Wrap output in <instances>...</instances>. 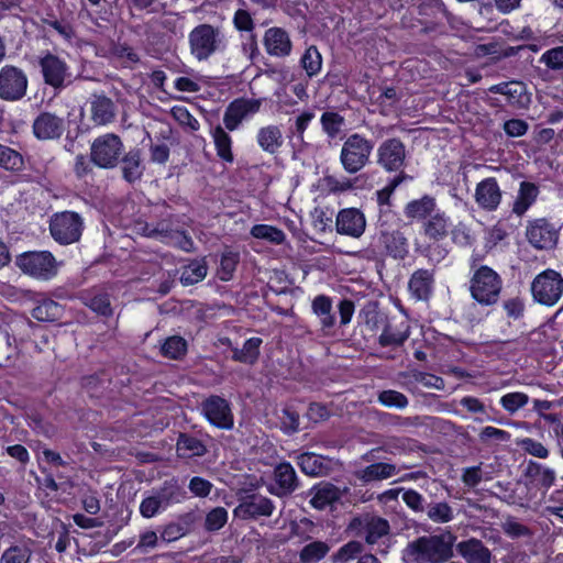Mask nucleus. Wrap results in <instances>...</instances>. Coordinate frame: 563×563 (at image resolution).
I'll list each match as a JSON object with an SVG mask.
<instances>
[{
    "label": "nucleus",
    "instance_id": "a18cd8bd",
    "mask_svg": "<svg viewBox=\"0 0 563 563\" xmlns=\"http://www.w3.org/2000/svg\"><path fill=\"white\" fill-rule=\"evenodd\" d=\"M527 474L537 477L539 485L545 489L550 488L556 478L554 470L532 461L528 464Z\"/></svg>",
    "mask_w": 563,
    "mask_h": 563
},
{
    "label": "nucleus",
    "instance_id": "1a4fd4ad",
    "mask_svg": "<svg viewBox=\"0 0 563 563\" xmlns=\"http://www.w3.org/2000/svg\"><path fill=\"white\" fill-rule=\"evenodd\" d=\"M82 229V218L74 211L55 213L49 221L53 239L63 245L77 242L81 236Z\"/></svg>",
    "mask_w": 563,
    "mask_h": 563
},
{
    "label": "nucleus",
    "instance_id": "0eeeda50",
    "mask_svg": "<svg viewBox=\"0 0 563 563\" xmlns=\"http://www.w3.org/2000/svg\"><path fill=\"white\" fill-rule=\"evenodd\" d=\"M185 492L176 481H166L163 486L153 490L140 505V514L144 518L156 516L173 503H180L185 498Z\"/></svg>",
    "mask_w": 563,
    "mask_h": 563
},
{
    "label": "nucleus",
    "instance_id": "2f4dec72",
    "mask_svg": "<svg viewBox=\"0 0 563 563\" xmlns=\"http://www.w3.org/2000/svg\"><path fill=\"white\" fill-rule=\"evenodd\" d=\"M256 140L260 147L269 154L277 153L284 143L282 130L273 124L261 128Z\"/></svg>",
    "mask_w": 563,
    "mask_h": 563
},
{
    "label": "nucleus",
    "instance_id": "6e6d98bb",
    "mask_svg": "<svg viewBox=\"0 0 563 563\" xmlns=\"http://www.w3.org/2000/svg\"><path fill=\"white\" fill-rule=\"evenodd\" d=\"M363 551V544L360 541H350L342 545L332 556V563H347L354 560Z\"/></svg>",
    "mask_w": 563,
    "mask_h": 563
},
{
    "label": "nucleus",
    "instance_id": "69168bd1",
    "mask_svg": "<svg viewBox=\"0 0 563 563\" xmlns=\"http://www.w3.org/2000/svg\"><path fill=\"white\" fill-rule=\"evenodd\" d=\"M494 93H500L509 97L510 99H518L525 92V86L518 81L503 82L489 88Z\"/></svg>",
    "mask_w": 563,
    "mask_h": 563
},
{
    "label": "nucleus",
    "instance_id": "13d9d810",
    "mask_svg": "<svg viewBox=\"0 0 563 563\" xmlns=\"http://www.w3.org/2000/svg\"><path fill=\"white\" fill-rule=\"evenodd\" d=\"M460 405L465 408L467 412L476 415L474 418L476 422H484L489 420L486 406L481 399L474 396H465L461 398Z\"/></svg>",
    "mask_w": 563,
    "mask_h": 563
},
{
    "label": "nucleus",
    "instance_id": "4c0bfd02",
    "mask_svg": "<svg viewBox=\"0 0 563 563\" xmlns=\"http://www.w3.org/2000/svg\"><path fill=\"white\" fill-rule=\"evenodd\" d=\"M261 344L262 339L260 338H251L246 340L241 349H232V360H234L235 362L253 365L254 363H256L260 356Z\"/></svg>",
    "mask_w": 563,
    "mask_h": 563
},
{
    "label": "nucleus",
    "instance_id": "49530a36",
    "mask_svg": "<svg viewBox=\"0 0 563 563\" xmlns=\"http://www.w3.org/2000/svg\"><path fill=\"white\" fill-rule=\"evenodd\" d=\"M300 64L308 77L317 76L322 67V56L316 46H309L300 58Z\"/></svg>",
    "mask_w": 563,
    "mask_h": 563
},
{
    "label": "nucleus",
    "instance_id": "473e14b6",
    "mask_svg": "<svg viewBox=\"0 0 563 563\" xmlns=\"http://www.w3.org/2000/svg\"><path fill=\"white\" fill-rule=\"evenodd\" d=\"M539 188L530 181L520 183L518 195L512 205V212L522 216L537 200Z\"/></svg>",
    "mask_w": 563,
    "mask_h": 563
},
{
    "label": "nucleus",
    "instance_id": "680f3d73",
    "mask_svg": "<svg viewBox=\"0 0 563 563\" xmlns=\"http://www.w3.org/2000/svg\"><path fill=\"white\" fill-rule=\"evenodd\" d=\"M410 177L406 175L405 173H400L396 177H394L383 189L378 190L376 192L377 196V203L379 207H389L390 206V197L395 189L406 179H409Z\"/></svg>",
    "mask_w": 563,
    "mask_h": 563
},
{
    "label": "nucleus",
    "instance_id": "aec40b11",
    "mask_svg": "<svg viewBox=\"0 0 563 563\" xmlns=\"http://www.w3.org/2000/svg\"><path fill=\"white\" fill-rule=\"evenodd\" d=\"M274 481L275 486H272L269 492L277 497L290 495L299 485L296 471L288 462L279 463L274 468Z\"/></svg>",
    "mask_w": 563,
    "mask_h": 563
},
{
    "label": "nucleus",
    "instance_id": "f704fd0d",
    "mask_svg": "<svg viewBox=\"0 0 563 563\" xmlns=\"http://www.w3.org/2000/svg\"><path fill=\"white\" fill-rule=\"evenodd\" d=\"M435 199L423 196L420 199L408 202L405 207V216L408 219L421 220L431 217L435 211Z\"/></svg>",
    "mask_w": 563,
    "mask_h": 563
},
{
    "label": "nucleus",
    "instance_id": "dca6fc26",
    "mask_svg": "<svg viewBox=\"0 0 563 563\" xmlns=\"http://www.w3.org/2000/svg\"><path fill=\"white\" fill-rule=\"evenodd\" d=\"M351 527L358 531L360 536H363L368 544H375L380 538L389 533V522L380 517L373 515H364L358 518H354Z\"/></svg>",
    "mask_w": 563,
    "mask_h": 563
},
{
    "label": "nucleus",
    "instance_id": "cd10ccee",
    "mask_svg": "<svg viewBox=\"0 0 563 563\" xmlns=\"http://www.w3.org/2000/svg\"><path fill=\"white\" fill-rule=\"evenodd\" d=\"M398 378L401 386L406 387L409 390L411 389V385L413 383H420L427 388H434L438 390H442L445 387L442 377L416 369L410 372H401L398 374Z\"/></svg>",
    "mask_w": 563,
    "mask_h": 563
},
{
    "label": "nucleus",
    "instance_id": "37998d69",
    "mask_svg": "<svg viewBox=\"0 0 563 563\" xmlns=\"http://www.w3.org/2000/svg\"><path fill=\"white\" fill-rule=\"evenodd\" d=\"M233 25L240 32L251 33L250 46L252 51H256V40L253 31L255 29L254 20L251 13L244 9H239L233 15Z\"/></svg>",
    "mask_w": 563,
    "mask_h": 563
},
{
    "label": "nucleus",
    "instance_id": "7c9ffc66",
    "mask_svg": "<svg viewBox=\"0 0 563 563\" xmlns=\"http://www.w3.org/2000/svg\"><path fill=\"white\" fill-rule=\"evenodd\" d=\"M122 176L129 183L139 180L144 170L142 153L140 148H131L121 158Z\"/></svg>",
    "mask_w": 563,
    "mask_h": 563
},
{
    "label": "nucleus",
    "instance_id": "8fccbe9b",
    "mask_svg": "<svg viewBox=\"0 0 563 563\" xmlns=\"http://www.w3.org/2000/svg\"><path fill=\"white\" fill-rule=\"evenodd\" d=\"M84 302L87 307H89L92 311L98 314L109 317L112 314V308L110 305V299L107 294H87L84 296Z\"/></svg>",
    "mask_w": 563,
    "mask_h": 563
},
{
    "label": "nucleus",
    "instance_id": "79ce46f5",
    "mask_svg": "<svg viewBox=\"0 0 563 563\" xmlns=\"http://www.w3.org/2000/svg\"><path fill=\"white\" fill-rule=\"evenodd\" d=\"M207 271L205 262L194 261L183 268L180 283L185 286L197 284L207 276Z\"/></svg>",
    "mask_w": 563,
    "mask_h": 563
},
{
    "label": "nucleus",
    "instance_id": "5701e85b",
    "mask_svg": "<svg viewBox=\"0 0 563 563\" xmlns=\"http://www.w3.org/2000/svg\"><path fill=\"white\" fill-rule=\"evenodd\" d=\"M90 119L95 125H107L114 121L117 107L114 102L104 95H92L89 101Z\"/></svg>",
    "mask_w": 563,
    "mask_h": 563
},
{
    "label": "nucleus",
    "instance_id": "72a5a7b5",
    "mask_svg": "<svg viewBox=\"0 0 563 563\" xmlns=\"http://www.w3.org/2000/svg\"><path fill=\"white\" fill-rule=\"evenodd\" d=\"M301 471L310 476H322L328 473V460L314 453H302L297 457Z\"/></svg>",
    "mask_w": 563,
    "mask_h": 563
},
{
    "label": "nucleus",
    "instance_id": "e433bc0d",
    "mask_svg": "<svg viewBox=\"0 0 563 563\" xmlns=\"http://www.w3.org/2000/svg\"><path fill=\"white\" fill-rule=\"evenodd\" d=\"M313 313L320 319L322 330H329L335 324V317L332 313V301L328 296L319 295L312 300Z\"/></svg>",
    "mask_w": 563,
    "mask_h": 563
},
{
    "label": "nucleus",
    "instance_id": "09e8293b",
    "mask_svg": "<svg viewBox=\"0 0 563 563\" xmlns=\"http://www.w3.org/2000/svg\"><path fill=\"white\" fill-rule=\"evenodd\" d=\"M161 352L168 358L179 360L187 352V342L178 335L167 338L161 346Z\"/></svg>",
    "mask_w": 563,
    "mask_h": 563
},
{
    "label": "nucleus",
    "instance_id": "3c124183",
    "mask_svg": "<svg viewBox=\"0 0 563 563\" xmlns=\"http://www.w3.org/2000/svg\"><path fill=\"white\" fill-rule=\"evenodd\" d=\"M321 126L323 132L331 139H334L342 130L345 120L344 118L334 111H325L322 113Z\"/></svg>",
    "mask_w": 563,
    "mask_h": 563
},
{
    "label": "nucleus",
    "instance_id": "6ab92c4d",
    "mask_svg": "<svg viewBox=\"0 0 563 563\" xmlns=\"http://www.w3.org/2000/svg\"><path fill=\"white\" fill-rule=\"evenodd\" d=\"M527 238L536 249L548 250L556 244L559 233L547 220L538 219L528 227Z\"/></svg>",
    "mask_w": 563,
    "mask_h": 563
},
{
    "label": "nucleus",
    "instance_id": "052dcab7",
    "mask_svg": "<svg viewBox=\"0 0 563 563\" xmlns=\"http://www.w3.org/2000/svg\"><path fill=\"white\" fill-rule=\"evenodd\" d=\"M228 521V511L223 507L211 509L205 519V529L209 532L220 530Z\"/></svg>",
    "mask_w": 563,
    "mask_h": 563
},
{
    "label": "nucleus",
    "instance_id": "603ef678",
    "mask_svg": "<svg viewBox=\"0 0 563 563\" xmlns=\"http://www.w3.org/2000/svg\"><path fill=\"white\" fill-rule=\"evenodd\" d=\"M23 165V157L18 151L0 144V167L7 170H20Z\"/></svg>",
    "mask_w": 563,
    "mask_h": 563
},
{
    "label": "nucleus",
    "instance_id": "864d4df0",
    "mask_svg": "<svg viewBox=\"0 0 563 563\" xmlns=\"http://www.w3.org/2000/svg\"><path fill=\"white\" fill-rule=\"evenodd\" d=\"M32 550L26 545H11L0 558V563H30Z\"/></svg>",
    "mask_w": 563,
    "mask_h": 563
},
{
    "label": "nucleus",
    "instance_id": "4d7b16f0",
    "mask_svg": "<svg viewBox=\"0 0 563 563\" xmlns=\"http://www.w3.org/2000/svg\"><path fill=\"white\" fill-rule=\"evenodd\" d=\"M499 402L509 415H514L529 402V396L520 391L508 393L501 396Z\"/></svg>",
    "mask_w": 563,
    "mask_h": 563
},
{
    "label": "nucleus",
    "instance_id": "393cba45",
    "mask_svg": "<svg viewBox=\"0 0 563 563\" xmlns=\"http://www.w3.org/2000/svg\"><path fill=\"white\" fill-rule=\"evenodd\" d=\"M346 492L347 488L341 489L331 483H320L311 489L310 504L313 508L322 510L339 501Z\"/></svg>",
    "mask_w": 563,
    "mask_h": 563
},
{
    "label": "nucleus",
    "instance_id": "f257e3e1",
    "mask_svg": "<svg viewBox=\"0 0 563 563\" xmlns=\"http://www.w3.org/2000/svg\"><path fill=\"white\" fill-rule=\"evenodd\" d=\"M456 536L446 530L439 534L416 538L407 543L401 553L404 563H445L453 555Z\"/></svg>",
    "mask_w": 563,
    "mask_h": 563
},
{
    "label": "nucleus",
    "instance_id": "4468645a",
    "mask_svg": "<svg viewBox=\"0 0 563 563\" xmlns=\"http://www.w3.org/2000/svg\"><path fill=\"white\" fill-rule=\"evenodd\" d=\"M207 420L217 428L230 430L234 420L230 404L224 398L212 395L201 404Z\"/></svg>",
    "mask_w": 563,
    "mask_h": 563
},
{
    "label": "nucleus",
    "instance_id": "c85d7f7f",
    "mask_svg": "<svg viewBox=\"0 0 563 563\" xmlns=\"http://www.w3.org/2000/svg\"><path fill=\"white\" fill-rule=\"evenodd\" d=\"M379 242L386 253L394 258H404L408 253L407 239L400 231H384L379 233Z\"/></svg>",
    "mask_w": 563,
    "mask_h": 563
},
{
    "label": "nucleus",
    "instance_id": "58836bf2",
    "mask_svg": "<svg viewBox=\"0 0 563 563\" xmlns=\"http://www.w3.org/2000/svg\"><path fill=\"white\" fill-rule=\"evenodd\" d=\"M177 452L180 456H202L207 452L206 445L195 437L181 433L177 440Z\"/></svg>",
    "mask_w": 563,
    "mask_h": 563
},
{
    "label": "nucleus",
    "instance_id": "39448f33",
    "mask_svg": "<svg viewBox=\"0 0 563 563\" xmlns=\"http://www.w3.org/2000/svg\"><path fill=\"white\" fill-rule=\"evenodd\" d=\"M531 294L540 305L552 307L556 305L563 296V277L551 268L538 274L531 283Z\"/></svg>",
    "mask_w": 563,
    "mask_h": 563
},
{
    "label": "nucleus",
    "instance_id": "ddd939ff",
    "mask_svg": "<svg viewBox=\"0 0 563 563\" xmlns=\"http://www.w3.org/2000/svg\"><path fill=\"white\" fill-rule=\"evenodd\" d=\"M274 509L275 505L268 497L261 494H249L240 498L233 512L242 520H255L260 517H271Z\"/></svg>",
    "mask_w": 563,
    "mask_h": 563
},
{
    "label": "nucleus",
    "instance_id": "6e6552de",
    "mask_svg": "<svg viewBox=\"0 0 563 563\" xmlns=\"http://www.w3.org/2000/svg\"><path fill=\"white\" fill-rule=\"evenodd\" d=\"M124 145L119 135L107 133L95 139L90 147L91 162L100 168H114L120 162Z\"/></svg>",
    "mask_w": 563,
    "mask_h": 563
},
{
    "label": "nucleus",
    "instance_id": "774afa93",
    "mask_svg": "<svg viewBox=\"0 0 563 563\" xmlns=\"http://www.w3.org/2000/svg\"><path fill=\"white\" fill-rule=\"evenodd\" d=\"M541 63H543L551 69H562L563 46H558L543 53V55L541 56Z\"/></svg>",
    "mask_w": 563,
    "mask_h": 563
},
{
    "label": "nucleus",
    "instance_id": "c756f323",
    "mask_svg": "<svg viewBox=\"0 0 563 563\" xmlns=\"http://www.w3.org/2000/svg\"><path fill=\"white\" fill-rule=\"evenodd\" d=\"M398 470L396 465L390 463H374L355 473L357 479L363 483H371L375 481H383L397 475Z\"/></svg>",
    "mask_w": 563,
    "mask_h": 563
},
{
    "label": "nucleus",
    "instance_id": "2eb2a0df",
    "mask_svg": "<svg viewBox=\"0 0 563 563\" xmlns=\"http://www.w3.org/2000/svg\"><path fill=\"white\" fill-rule=\"evenodd\" d=\"M406 147L396 137L384 141L377 148V163L387 172H397L405 165Z\"/></svg>",
    "mask_w": 563,
    "mask_h": 563
},
{
    "label": "nucleus",
    "instance_id": "a19ab883",
    "mask_svg": "<svg viewBox=\"0 0 563 563\" xmlns=\"http://www.w3.org/2000/svg\"><path fill=\"white\" fill-rule=\"evenodd\" d=\"M330 551L328 543L323 541H312L306 544L299 552L300 563L319 562L327 556Z\"/></svg>",
    "mask_w": 563,
    "mask_h": 563
},
{
    "label": "nucleus",
    "instance_id": "9d476101",
    "mask_svg": "<svg viewBox=\"0 0 563 563\" xmlns=\"http://www.w3.org/2000/svg\"><path fill=\"white\" fill-rule=\"evenodd\" d=\"M27 77L15 66L5 65L0 70V98L5 101H18L26 95Z\"/></svg>",
    "mask_w": 563,
    "mask_h": 563
},
{
    "label": "nucleus",
    "instance_id": "bf43d9fd",
    "mask_svg": "<svg viewBox=\"0 0 563 563\" xmlns=\"http://www.w3.org/2000/svg\"><path fill=\"white\" fill-rule=\"evenodd\" d=\"M377 399L385 407H395L398 409H404L409 404V400L406 397V395L394 389L380 391L378 394Z\"/></svg>",
    "mask_w": 563,
    "mask_h": 563
},
{
    "label": "nucleus",
    "instance_id": "338daca9",
    "mask_svg": "<svg viewBox=\"0 0 563 563\" xmlns=\"http://www.w3.org/2000/svg\"><path fill=\"white\" fill-rule=\"evenodd\" d=\"M58 305L53 300H47L33 309L32 316L41 321L52 320L58 312Z\"/></svg>",
    "mask_w": 563,
    "mask_h": 563
},
{
    "label": "nucleus",
    "instance_id": "0e129e2a",
    "mask_svg": "<svg viewBox=\"0 0 563 563\" xmlns=\"http://www.w3.org/2000/svg\"><path fill=\"white\" fill-rule=\"evenodd\" d=\"M170 113L180 125L188 128L192 132L199 130L200 124L198 120L191 115L186 107L175 106L172 108Z\"/></svg>",
    "mask_w": 563,
    "mask_h": 563
},
{
    "label": "nucleus",
    "instance_id": "f3484780",
    "mask_svg": "<svg viewBox=\"0 0 563 563\" xmlns=\"http://www.w3.org/2000/svg\"><path fill=\"white\" fill-rule=\"evenodd\" d=\"M335 228L341 235L361 238L366 229L365 216L357 208L342 209L336 216Z\"/></svg>",
    "mask_w": 563,
    "mask_h": 563
},
{
    "label": "nucleus",
    "instance_id": "20e7f679",
    "mask_svg": "<svg viewBox=\"0 0 563 563\" xmlns=\"http://www.w3.org/2000/svg\"><path fill=\"white\" fill-rule=\"evenodd\" d=\"M374 144L365 136L353 133L343 142L340 163L347 174H356L369 162Z\"/></svg>",
    "mask_w": 563,
    "mask_h": 563
},
{
    "label": "nucleus",
    "instance_id": "de8ad7c7",
    "mask_svg": "<svg viewBox=\"0 0 563 563\" xmlns=\"http://www.w3.org/2000/svg\"><path fill=\"white\" fill-rule=\"evenodd\" d=\"M251 234L255 239L265 240L273 244H282L286 239L283 230L268 224L254 225L251 229Z\"/></svg>",
    "mask_w": 563,
    "mask_h": 563
},
{
    "label": "nucleus",
    "instance_id": "f03ea898",
    "mask_svg": "<svg viewBox=\"0 0 563 563\" xmlns=\"http://www.w3.org/2000/svg\"><path fill=\"white\" fill-rule=\"evenodd\" d=\"M189 51L198 62H206L225 47L224 34L220 26L201 23L188 34Z\"/></svg>",
    "mask_w": 563,
    "mask_h": 563
},
{
    "label": "nucleus",
    "instance_id": "bb28decb",
    "mask_svg": "<svg viewBox=\"0 0 563 563\" xmlns=\"http://www.w3.org/2000/svg\"><path fill=\"white\" fill-rule=\"evenodd\" d=\"M433 282V271L418 269L409 279V290L416 299L427 300L432 292Z\"/></svg>",
    "mask_w": 563,
    "mask_h": 563
},
{
    "label": "nucleus",
    "instance_id": "7ed1b4c3",
    "mask_svg": "<svg viewBox=\"0 0 563 563\" xmlns=\"http://www.w3.org/2000/svg\"><path fill=\"white\" fill-rule=\"evenodd\" d=\"M503 288L500 276L488 266H481L470 280L472 298L483 306H493L498 299Z\"/></svg>",
    "mask_w": 563,
    "mask_h": 563
},
{
    "label": "nucleus",
    "instance_id": "9b49d317",
    "mask_svg": "<svg viewBox=\"0 0 563 563\" xmlns=\"http://www.w3.org/2000/svg\"><path fill=\"white\" fill-rule=\"evenodd\" d=\"M38 65L44 82L55 90H62L69 81L70 73L67 63L49 52L40 57Z\"/></svg>",
    "mask_w": 563,
    "mask_h": 563
},
{
    "label": "nucleus",
    "instance_id": "a878e982",
    "mask_svg": "<svg viewBox=\"0 0 563 563\" xmlns=\"http://www.w3.org/2000/svg\"><path fill=\"white\" fill-rule=\"evenodd\" d=\"M456 550L466 563H490L492 561L490 550L475 538L459 542Z\"/></svg>",
    "mask_w": 563,
    "mask_h": 563
},
{
    "label": "nucleus",
    "instance_id": "c9c22d12",
    "mask_svg": "<svg viewBox=\"0 0 563 563\" xmlns=\"http://www.w3.org/2000/svg\"><path fill=\"white\" fill-rule=\"evenodd\" d=\"M450 221L444 212H434L424 223V234L434 241L444 239L449 233Z\"/></svg>",
    "mask_w": 563,
    "mask_h": 563
},
{
    "label": "nucleus",
    "instance_id": "f8f14e48",
    "mask_svg": "<svg viewBox=\"0 0 563 563\" xmlns=\"http://www.w3.org/2000/svg\"><path fill=\"white\" fill-rule=\"evenodd\" d=\"M265 99L238 98L229 103L223 114V123L227 130L235 131L247 118L256 114Z\"/></svg>",
    "mask_w": 563,
    "mask_h": 563
},
{
    "label": "nucleus",
    "instance_id": "b1692460",
    "mask_svg": "<svg viewBox=\"0 0 563 563\" xmlns=\"http://www.w3.org/2000/svg\"><path fill=\"white\" fill-rule=\"evenodd\" d=\"M410 334V327L404 320L390 319L386 322L378 343L382 346H401Z\"/></svg>",
    "mask_w": 563,
    "mask_h": 563
},
{
    "label": "nucleus",
    "instance_id": "e2e57ef3",
    "mask_svg": "<svg viewBox=\"0 0 563 563\" xmlns=\"http://www.w3.org/2000/svg\"><path fill=\"white\" fill-rule=\"evenodd\" d=\"M518 446L527 454L538 459H548L550 451L540 441L532 438H523L517 442Z\"/></svg>",
    "mask_w": 563,
    "mask_h": 563
},
{
    "label": "nucleus",
    "instance_id": "423d86ee",
    "mask_svg": "<svg viewBox=\"0 0 563 563\" xmlns=\"http://www.w3.org/2000/svg\"><path fill=\"white\" fill-rule=\"evenodd\" d=\"M15 265L37 279L47 280L57 274V262L48 251L24 252L16 256Z\"/></svg>",
    "mask_w": 563,
    "mask_h": 563
},
{
    "label": "nucleus",
    "instance_id": "4be33fe9",
    "mask_svg": "<svg viewBox=\"0 0 563 563\" xmlns=\"http://www.w3.org/2000/svg\"><path fill=\"white\" fill-rule=\"evenodd\" d=\"M264 46L268 55L284 58L290 55L292 44L282 27H271L264 34Z\"/></svg>",
    "mask_w": 563,
    "mask_h": 563
},
{
    "label": "nucleus",
    "instance_id": "c03bdc74",
    "mask_svg": "<svg viewBox=\"0 0 563 563\" xmlns=\"http://www.w3.org/2000/svg\"><path fill=\"white\" fill-rule=\"evenodd\" d=\"M427 517L434 523H448L453 520L452 507L445 501L431 503L426 507Z\"/></svg>",
    "mask_w": 563,
    "mask_h": 563
},
{
    "label": "nucleus",
    "instance_id": "a211bd4d",
    "mask_svg": "<svg viewBox=\"0 0 563 563\" xmlns=\"http://www.w3.org/2000/svg\"><path fill=\"white\" fill-rule=\"evenodd\" d=\"M474 199L477 206L484 211H495L498 209L503 191L494 177H487L476 185Z\"/></svg>",
    "mask_w": 563,
    "mask_h": 563
},
{
    "label": "nucleus",
    "instance_id": "412c9836",
    "mask_svg": "<svg viewBox=\"0 0 563 563\" xmlns=\"http://www.w3.org/2000/svg\"><path fill=\"white\" fill-rule=\"evenodd\" d=\"M64 132V120L51 112H42L33 122V133L38 140H56Z\"/></svg>",
    "mask_w": 563,
    "mask_h": 563
},
{
    "label": "nucleus",
    "instance_id": "ea45409f",
    "mask_svg": "<svg viewBox=\"0 0 563 563\" xmlns=\"http://www.w3.org/2000/svg\"><path fill=\"white\" fill-rule=\"evenodd\" d=\"M212 139L218 156L228 163L233 162L232 139L221 125L213 129Z\"/></svg>",
    "mask_w": 563,
    "mask_h": 563
},
{
    "label": "nucleus",
    "instance_id": "5fc2aeb1",
    "mask_svg": "<svg viewBox=\"0 0 563 563\" xmlns=\"http://www.w3.org/2000/svg\"><path fill=\"white\" fill-rule=\"evenodd\" d=\"M178 230L174 228L172 220L164 219L156 223L155 227H151L148 224L145 225L143 232L146 236L150 238H159L163 242H166L173 238V233H176Z\"/></svg>",
    "mask_w": 563,
    "mask_h": 563
}]
</instances>
